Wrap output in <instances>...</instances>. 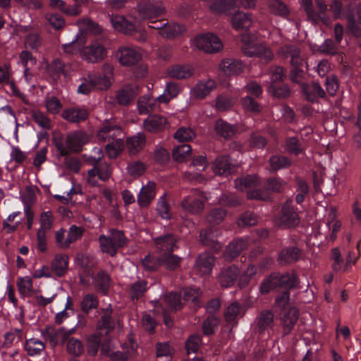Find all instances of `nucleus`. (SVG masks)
<instances>
[{"mask_svg":"<svg viewBox=\"0 0 361 361\" xmlns=\"http://www.w3.org/2000/svg\"><path fill=\"white\" fill-rule=\"evenodd\" d=\"M87 142V134L80 130L69 133L66 137L59 135L53 138L54 146L61 157L68 156L71 152H80Z\"/></svg>","mask_w":361,"mask_h":361,"instance_id":"f257e3e1","label":"nucleus"},{"mask_svg":"<svg viewBox=\"0 0 361 361\" xmlns=\"http://www.w3.org/2000/svg\"><path fill=\"white\" fill-rule=\"evenodd\" d=\"M298 278L294 272H285L282 274L274 272L262 282L259 288L262 294H267L278 288H284L288 290L293 289L298 286Z\"/></svg>","mask_w":361,"mask_h":361,"instance_id":"f03ea898","label":"nucleus"},{"mask_svg":"<svg viewBox=\"0 0 361 361\" xmlns=\"http://www.w3.org/2000/svg\"><path fill=\"white\" fill-rule=\"evenodd\" d=\"M99 241L102 251L111 257H114L118 250L125 247L128 243L124 232L116 229L111 230L109 236L99 235Z\"/></svg>","mask_w":361,"mask_h":361,"instance_id":"7ed1b4c3","label":"nucleus"},{"mask_svg":"<svg viewBox=\"0 0 361 361\" xmlns=\"http://www.w3.org/2000/svg\"><path fill=\"white\" fill-rule=\"evenodd\" d=\"M315 3L319 9L318 11L314 9L312 0H302V5L308 19L314 24L322 22L325 25H329L330 18L325 14L327 10V5L324 0H315Z\"/></svg>","mask_w":361,"mask_h":361,"instance_id":"20e7f679","label":"nucleus"},{"mask_svg":"<svg viewBox=\"0 0 361 361\" xmlns=\"http://www.w3.org/2000/svg\"><path fill=\"white\" fill-rule=\"evenodd\" d=\"M95 150L97 152V156H91L85 159L89 164L93 166V168L88 171L89 178L98 176L101 180H107L111 173V167L108 164L101 162L104 157L102 149L95 148Z\"/></svg>","mask_w":361,"mask_h":361,"instance_id":"39448f33","label":"nucleus"},{"mask_svg":"<svg viewBox=\"0 0 361 361\" xmlns=\"http://www.w3.org/2000/svg\"><path fill=\"white\" fill-rule=\"evenodd\" d=\"M242 42L243 44L241 47V51L244 55L248 57L257 56L265 63H268L273 59L274 54L267 46L262 44L245 42L244 38Z\"/></svg>","mask_w":361,"mask_h":361,"instance_id":"423d86ee","label":"nucleus"},{"mask_svg":"<svg viewBox=\"0 0 361 361\" xmlns=\"http://www.w3.org/2000/svg\"><path fill=\"white\" fill-rule=\"evenodd\" d=\"M204 192L197 189H192L191 195L185 197L180 203L182 208L192 214H200L204 209Z\"/></svg>","mask_w":361,"mask_h":361,"instance_id":"0eeeda50","label":"nucleus"},{"mask_svg":"<svg viewBox=\"0 0 361 361\" xmlns=\"http://www.w3.org/2000/svg\"><path fill=\"white\" fill-rule=\"evenodd\" d=\"M196 47L206 53L213 54L223 48L220 39L212 33H206L195 39Z\"/></svg>","mask_w":361,"mask_h":361,"instance_id":"6e6552de","label":"nucleus"},{"mask_svg":"<svg viewBox=\"0 0 361 361\" xmlns=\"http://www.w3.org/2000/svg\"><path fill=\"white\" fill-rule=\"evenodd\" d=\"M300 223L299 215L294 209L292 201H286L281 207L279 224L284 228H293Z\"/></svg>","mask_w":361,"mask_h":361,"instance_id":"1a4fd4ad","label":"nucleus"},{"mask_svg":"<svg viewBox=\"0 0 361 361\" xmlns=\"http://www.w3.org/2000/svg\"><path fill=\"white\" fill-rule=\"evenodd\" d=\"M303 251L294 243L293 245L283 247L278 256V262L281 266L295 264L302 259Z\"/></svg>","mask_w":361,"mask_h":361,"instance_id":"9d476101","label":"nucleus"},{"mask_svg":"<svg viewBox=\"0 0 361 361\" xmlns=\"http://www.w3.org/2000/svg\"><path fill=\"white\" fill-rule=\"evenodd\" d=\"M116 58L122 66H132L142 59L141 54L135 48L121 47L116 52Z\"/></svg>","mask_w":361,"mask_h":361,"instance_id":"9b49d317","label":"nucleus"},{"mask_svg":"<svg viewBox=\"0 0 361 361\" xmlns=\"http://www.w3.org/2000/svg\"><path fill=\"white\" fill-rule=\"evenodd\" d=\"M299 314V310L295 307H290L287 310L281 311L280 321L283 329V336L291 333L298 320Z\"/></svg>","mask_w":361,"mask_h":361,"instance_id":"f8f14e48","label":"nucleus"},{"mask_svg":"<svg viewBox=\"0 0 361 361\" xmlns=\"http://www.w3.org/2000/svg\"><path fill=\"white\" fill-rule=\"evenodd\" d=\"M240 274V271L235 265L224 267L218 275V282L223 288L231 287L234 285Z\"/></svg>","mask_w":361,"mask_h":361,"instance_id":"ddd939ff","label":"nucleus"},{"mask_svg":"<svg viewBox=\"0 0 361 361\" xmlns=\"http://www.w3.org/2000/svg\"><path fill=\"white\" fill-rule=\"evenodd\" d=\"M121 134V128L119 126L107 123L104 124V126L97 132V137L104 142L110 143L111 141L118 142L121 140L118 138Z\"/></svg>","mask_w":361,"mask_h":361,"instance_id":"4468645a","label":"nucleus"},{"mask_svg":"<svg viewBox=\"0 0 361 361\" xmlns=\"http://www.w3.org/2000/svg\"><path fill=\"white\" fill-rule=\"evenodd\" d=\"M219 231L217 228L209 227L200 231V238L201 243L207 247H209L215 252L221 250L223 245L218 240Z\"/></svg>","mask_w":361,"mask_h":361,"instance_id":"2eb2a0df","label":"nucleus"},{"mask_svg":"<svg viewBox=\"0 0 361 361\" xmlns=\"http://www.w3.org/2000/svg\"><path fill=\"white\" fill-rule=\"evenodd\" d=\"M140 16L143 18L151 19L159 16L164 12V8L159 2L143 1L137 6Z\"/></svg>","mask_w":361,"mask_h":361,"instance_id":"dca6fc26","label":"nucleus"},{"mask_svg":"<svg viewBox=\"0 0 361 361\" xmlns=\"http://www.w3.org/2000/svg\"><path fill=\"white\" fill-rule=\"evenodd\" d=\"M214 262L215 257L212 254L203 252L197 257L195 268L201 275H209L211 274Z\"/></svg>","mask_w":361,"mask_h":361,"instance_id":"f3484780","label":"nucleus"},{"mask_svg":"<svg viewBox=\"0 0 361 361\" xmlns=\"http://www.w3.org/2000/svg\"><path fill=\"white\" fill-rule=\"evenodd\" d=\"M178 238L174 235L169 233L164 236H160L154 240L157 250L160 255L170 254L173 249L177 247L176 243Z\"/></svg>","mask_w":361,"mask_h":361,"instance_id":"a211bd4d","label":"nucleus"},{"mask_svg":"<svg viewBox=\"0 0 361 361\" xmlns=\"http://www.w3.org/2000/svg\"><path fill=\"white\" fill-rule=\"evenodd\" d=\"M302 92L306 99L310 102H317L318 98H325L326 92L321 85L316 82L302 85Z\"/></svg>","mask_w":361,"mask_h":361,"instance_id":"6ab92c4d","label":"nucleus"},{"mask_svg":"<svg viewBox=\"0 0 361 361\" xmlns=\"http://www.w3.org/2000/svg\"><path fill=\"white\" fill-rule=\"evenodd\" d=\"M234 165L226 155L217 157L213 163V171L216 175L228 176L234 171Z\"/></svg>","mask_w":361,"mask_h":361,"instance_id":"aec40b11","label":"nucleus"},{"mask_svg":"<svg viewBox=\"0 0 361 361\" xmlns=\"http://www.w3.org/2000/svg\"><path fill=\"white\" fill-rule=\"evenodd\" d=\"M279 54L285 59L290 58L291 66H298L304 63L300 49L295 45L288 44L281 47L279 50Z\"/></svg>","mask_w":361,"mask_h":361,"instance_id":"412c9836","label":"nucleus"},{"mask_svg":"<svg viewBox=\"0 0 361 361\" xmlns=\"http://www.w3.org/2000/svg\"><path fill=\"white\" fill-rule=\"evenodd\" d=\"M168 125L166 118L157 114L149 116L143 123L145 129L150 133L162 131L167 128Z\"/></svg>","mask_w":361,"mask_h":361,"instance_id":"4be33fe9","label":"nucleus"},{"mask_svg":"<svg viewBox=\"0 0 361 361\" xmlns=\"http://www.w3.org/2000/svg\"><path fill=\"white\" fill-rule=\"evenodd\" d=\"M139 93L137 86L126 85L117 91L116 99L120 105H129Z\"/></svg>","mask_w":361,"mask_h":361,"instance_id":"5701e85b","label":"nucleus"},{"mask_svg":"<svg viewBox=\"0 0 361 361\" xmlns=\"http://www.w3.org/2000/svg\"><path fill=\"white\" fill-rule=\"evenodd\" d=\"M166 73L172 78L184 80L194 74V68L188 64H175L169 66Z\"/></svg>","mask_w":361,"mask_h":361,"instance_id":"b1692460","label":"nucleus"},{"mask_svg":"<svg viewBox=\"0 0 361 361\" xmlns=\"http://www.w3.org/2000/svg\"><path fill=\"white\" fill-rule=\"evenodd\" d=\"M114 29L127 35H132L136 32L135 24L127 20L123 16H115L111 18Z\"/></svg>","mask_w":361,"mask_h":361,"instance_id":"393cba45","label":"nucleus"},{"mask_svg":"<svg viewBox=\"0 0 361 361\" xmlns=\"http://www.w3.org/2000/svg\"><path fill=\"white\" fill-rule=\"evenodd\" d=\"M248 243L243 239H237L233 240L226 247V251L224 253V257L227 261H232L238 257L241 252L247 248Z\"/></svg>","mask_w":361,"mask_h":361,"instance_id":"a878e982","label":"nucleus"},{"mask_svg":"<svg viewBox=\"0 0 361 361\" xmlns=\"http://www.w3.org/2000/svg\"><path fill=\"white\" fill-rule=\"evenodd\" d=\"M106 54L104 47L96 42L87 47L85 56L89 62L97 63L104 59Z\"/></svg>","mask_w":361,"mask_h":361,"instance_id":"bb28decb","label":"nucleus"},{"mask_svg":"<svg viewBox=\"0 0 361 361\" xmlns=\"http://www.w3.org/2000/svg\"><path fill=\"white\" fill-rule=\"evenodd\" d=\"M232 27L236 30H247L252 24L250 13L238 11L231 18Z\"/></svg>","mask_w":361,"mask_h":361,"instance_id":"cd10ccee","label":"nucleus"},{"mask_svg":"<svg viewBox=\"0 0 361 361\" xmlns=\"http://www.w3.org/2000/svg\"><path fill=\"white\" fill-rule=\"evenodd\" d=\"M274 323V313L269 310H262L255 320L256 328L259 332H263L269 328H272Z\"/></svg>","mask_w":361,"mask_h":361,"instance_id":"c85d7f7f","label":"nucleus"},{"mask_svg":"<svg viewBox=\"0 0 361 361\" xmlns=\"http://www.w3.org/2000/svg\"><path fill=\"white\" fill-rule=\"evenodd\" d=\"M155 183L149 182L145 186H143L137 197V202L142 207H147L155 197Z\"/></svg>","mask_w":361,"mask_h":361,"instance_id":"c756f323","label":"nucleus"},{"mask_svg":"<svg viewBox=\"0 0 361 361\" xmlns=\"http://www.w3.org/2000/svg\"><path fill=\"white\" fill-rule=\"evenodd\" d=\"M89 113L85 109L69 108L63 110L62 117L71 123H80L87 119Z\"/></svg>","mask_w":361,"mask_h":361,"instance_id":"7c9ffc66","label":"nucleus"},{"mask_svg":"<svg viewBox=\"0 0 361 361\" xmlns=\"http://www.w3.org/2000/svg\"><path fill=\"white\" fill-rule=\"evenodd\" d=\"M235 0H212L209 9L216 15L227 14L228 12L235 8Z\"/></svg>","mask_w":361,"mask_h":361,"instance_id":"2f4dec72","label":"nucleus"},{"mask_svg":"<svg viewBox=\"0 0 361 361\" xmlns=\"http://www.w3.org/2000/svg\"><path fill=\"white\" fill-rule=\"evenodd\" d=\"M221 70L228 76L236 75L242 73V63L233 59H225L220 64Z\"/></svg>","mask_w":361,"mask_h":361,"instance_id":"473e14b6","label":"nucleus"},{"mask_svg":"<svg viewBox=\"0 0 361 361\" xmlns=\"http://www.w3.org/2000/svg\"><path fill=\"white\" fill-rule=\"evenodd\" d=\"M214 130L218 135L226 140H230L236 133L237 128L235 126L231 125L219 118L216 121Z\"/></svg>","mask_w":361,"mask_h":361,"instance_id":"72a5a7b5","label":"nucleus"},{"mask_svg":"<svg viewBox=\"0 0 361 361\" xmlns=\"http://www.w3.org/2000/svg\"><path fill=\"white\" fill-rule=\"evenodd\" d=\"M246 312L244 305L237 301L231 302L224 312V318L227 322H233L238 316L243 317Z\"/></svg>","mask_w":361,"mask_h":361,"instance_id":"f704fd0d","label":"nucleus"},{"mask_svg":"<svg viewBox=\"0 0 361 361\" xmlns=\"http://www.w3.org/2000/svg\"><path fill=\"white\" fill-rule=\"evenodd\" d=\"M146 137L144 133H139L136 135L128 137L126 142V147L129 154H137L145 146Z\"/></svg>","mask_w":361,"mask_h":361,"instance_id":"c9c22d12","label":"nucleus"},{"mask_svg":"<svg viewBox=\"0 0 361 361\" xmlns=\"http://www.w3.org/2000/svg\"><path fill=\"white\" fill-rule=\"evenodd\" d=\"M68 257L66 255H56L51 264V271L59 277H61L67 271Z\"/></svg>","mask_w":361,"mask_h":361,"instance_id":"e433bc0d","label":"nucleus"},{"mask_svg":"<svg viewBox=\"0 0 361 361\" xmlns=\"http://www.w3.org/2000/svg\"><path fill=\"white\" fill-rule=\"evenodd\" d=\"M216 87V82L213 80L206 82H200L192 89V94L198 99H204Z\"/></svg>","mask_w":361,"mask_h":361,"instance_id":"4c0bfd02","label":"nucleus"},{"mask_svg":"<svg viewBox=\"0 0 361 361\" xmlns=\"http://www.w3.org/2000/svg\"><path fill=\"white\" fill-rule=\"evenodd\" d=\"M63 331V327L56 329L53 326H47L42 331V335L44 338H47L49 339L50 345L54 348L58 345L59 338H61V342L62 343Z\"/></svg>","mask_w":361,"mask_h":361,"instance_id":"58836bf2","label":"nucleus"},{"mask_svg":"<svg viewBox=\"0 0 361 361\" xmlns=\"http://www.w3.org/2000/svg\"><path fill=\"white\" fill-rule=\"evenodd\" d=\"M24 348L28 355L35 356L44 350L45 344L38 338H32L26 340Z\"/></svg>","mask_w":361,"mask_h":361,"instance_id":"ea45409f","label":"nucleus"},{"mask_svg":"<svg viewBox=\"0 0 361 361\" xmlns=\"http://www.w3.org/2000/svg\"><path fill=\"white\" fill-rule=\"evenodd\" d=\"M286 185L287 183L281 178L278 177H271L266 180L264 188L267 190L269 194L271 195V192H283Z\"/></svg>","mask_w":361,"mask_h":361,"instance_id":"a19ab883","label":"nucleus"},{"mask_svg":"<svg viewBox=\"0 0 361 361\" xmlns=\"http://www.w3.org/2000/svg\"><path fill=\"white\" fill-rule=\"evenodd\" d=\"M50 6L54 8L61 10L68 16H78L82 12L80 9L79 5L66 6V3L63 0H50Z\"/></svg>","mask_w":361,"mask_h":361,"instance_id":"79ce46f5","label":"nucleus"},{"mask_svg":"<svg viewBox=\"0 0 361 361\" xmlns=\"http://www.w3.org/2000/svg\"><path fill=\"white\" fill-rule=\"evenodd\" d=\"M269 92L274 97L278 99H286L291 93V91L286 84H274L268 87Z\"/></svg>","mask_w":361,"mask_h":361,"instance_id":"37998d69","label":"nucleus"},{"mask_svg":"<svg viewBox=\"0 0 361 361\" xmlns=\"http://www.w3.org/2000/svg\"><path fill=\"white\" fill-rule=\"evenodd\" d=\"M226 215V211L222 208H214L208 212L206 221L211 227L221 224Z\"/></svg>","mask_w":361,"mask_h":361,"instance_id":"c03bdc74","label":"nucleus"},{"mask_svg":"<svg viewBox=\"0 0 361 361\" xmlns=\"http://www.w3.org/2000/svg\"><path fill=\"white\" fill-rule=\"evenodd\" d=\"M286 69L280 66H272L269 68L270 84L283 82L286 78Z\"/></svg>","mask_w":361,"mask_h":361,"instance_id":"a18cd8bd","label":"nucleus"},{"mask_svg":"<svg viewBox=\"0 0 361 361\" xmlns=\"http://www.w3.org/2000/svg\"><path fill=\"white\" fill-rule=\"evenodd\" d=\"M184 30L185 28L182 25L166 23L164 29L161 30V36L166 39H172L180 35Z\"/></svg>","mask_w":361,"mask_h":361,"instance_id":"49530a36","label":"nucleus"},{"mask_svg":"<svg viewBox=\"0 0 361 361\" xmlns=\"http://www.w3.org/2000/svg\"><path fill=\"white\" fill-rule=\"evenodd\" d=\"M95 284L98 290L106 294L110 286V276L105 271H99L95 277Z\"/></svg>","mask_w":361,"mask_h":361,"instance_id":"de8ad7c7","label":"nucleus"},{"mask_svg":"<svg viewBox=\"0 0 361 361\" xmlns=\"http://www.w3.org/2000/svg\"><path fill=\"white\" fill-rule=\"evenodd\" d=\"M258 177L255 175H247L235 180V187L236 189L243 191L248 188L254 187L257 185Z\"/></svg>","mask_w":361,"mask_h":361,"instance_id":"09e8293b","label":"nucleus"},{"mask_svg":"<svg viewBox=\"0 0 361 361\" xmlns=\"http://www.w3.org/2000/svg\"><path fill=\"white\" fill-rule=\"evenodd\" d=\"M65 64L59 59L53 60L50 63L47 65V71L49 74L54 79H57L61 74L65 73Z\"/></svg>","mask_w":361,"mask_h":361,"instance_id":"8fccbe9b","label":"nucleus"},{"mask_svg":"<svg viewBox=\"0 0 361 361\" xmlns=\"http://www.w3.org/2000/svg\"><path fill=\"white\" fill-rule=\"evenodd\" d=\"M161 265L169 270H175L180 266L181 258L171 253L161 255Z\"/></svg>","mask_w":361,"mask_h":361,"instance_id":"3c124183","label":"nucleus"},{"mask_svg":"<svg viewBox=\"0 0 361 361\" xmlns=\"http://www.w3.org/2000/svg\"><path fill=\"white\" fill-rule=\"evenodd\" d=\"M66 350L68 353L74 357L80 355L83 351L84 348L82 343L79 339L71 338L67 340Z\"/></svg>","mask_w":361,"mask_h":361,"instance_id":"603ef678","label":"nucleus"},{"mask_svg":"<svg viewBox=\"0 0 361 361\" xmlns=\"http://www.w3.org/2000/svg\"><path fill=\"white\" fill-rule=\"evenodd\" d=\"M154 100L149 96L140 97L137 101V109L140 114H147L153 111Z\"/></svg>","mask_w":361,"mask_h":361,"instance_id":"864d4df0","label":"nucleus"},{"mask_svg":"<svg viewBox=\"0 0 361 361\" xmlns=\"http://www.w3.org/2000/svg\"><path fill=\"white\" fill-rule=\"evenodd\" d=\"M201 295L202 291L199 288H185L183 290V299L186 301H190L196 307L200 306L199 298Z\"/></svg>","mask_w":361,"mask_h":361,"instance_id":"5fc2aeb1","label":"nucleus"},{"mask_svg":"<svg viewBox=\"0 0 361 361\" xmlns=\"http://www.w3.org/2000/svg\"><path fill=\"white\" fill-rule=\"evenodd\" d=\"M202 338L200 335L194 334L191 335L185 341V349L187 353H196L202 345Z\"/></svg>","mask_w":361,"mask_h":361,"instance_id":"6e6d98bb","label":"nucleus"},{"mask_svg":"<svg viewBox=\"0 0 361 361\" xmlns=\"http://www.w3.org/2000/svg\"><path fill=\"white\" fill-rule=\"evenodd\" d=\"M271 169L276 171L282 168L288 167L291 164L290 160L284 156H273L269 159Z\"/></svg>","mask_w":361,"mask_h":361,"instance_id":"4d7b16f0","label":"nucleus"},{"mask_svg":"<svg viewBox=\"0 0 361 361\" xmlns=\"http://www.w3.org/2000/svg\"><path fill=\"white\" fill-rule=\"evenodd\" d=\"M191 150L190 145L188 144L179 145L173 149L172 152L173 158L177 161L183 162Z\"/></svg>","mask_w":361,"mask_h":361,"instance_id":"13d9d810","label":"nucleus"},{"mask_svg":"<svg viewBox=\"0 0 361 361\" xmlns=\"http://www.w3.org/2000/svg\"><path fill=\"white\" fill-rule=\"evenodd\" d=\"M219 325V319L214 315L208 317L202 323V331L204 335L210 336L214 334Z\"/></svg>","mask_w":361,"mask_h":361,"instance_id":"bf43d9fd","label":"nucleus"},{"mask_svg":"<svg viewBox=\"0 0 361 361\" xmlns=\"http://www.w3.org/2000/svg\"><path fill=\"white\" fill-rule=\"evenodd\" d=\"M195 137V133L190 128L181 127L174 134V138L180 142H188Z\"/></svg>","mask_w":361,"mask_h":361,"instance_id":"052dcab7","label":"nucleus"},{"mask_svg":"<svg viewBox=\"0 0 361 361\" xmlns=\"http://www.w3.org/2000/svg\"><path fill=\"white\" fill-rule=\"evenodd\" d=\"M84 229L82 227H78L75 225L71 226L69 231L65 238V243L63 245L70 246V245L78 239H80L83 233Z\"/></svg>","mask_w":361,"mask_h":361,"instance_id":"680f3d73","label":"nucleus"},{"mask_svg":"<svg viewBox=\"0 0 361 361\" xmlns=\"http://www.w3.org/2000/svg\"><path fill=\"white\" fill-rule=\"evenodd\" d=\"M101 343V338L97 334L90 335L87 340V352L90 355L95 356L97 354Z\"/></svg>","mask_w":361,"mask_h":361,"instance_id":"e2e57ef3","label":"nucleus"},{"mask_svg":"<svg viewBox=\"0 0 361 361\" xmlns=\"http://www.w3.org/2000/svg\"><path fill=\"white\" fill-rule=\"evenodd\" d=\"M238 225L240 227L252 226L257 224V216L251 212L243 213L238 219Z\"/></svg>","mask_w":361,"mask_h":361,"instance_id":"0e129e2a","label":"nucleus"},{"mask_svg":"<svg viewBox=\"0 0 361 361\" xmlns=\"http://www.w3.org/2000/svg\"><path fill=\"white\" fill-rule=\"evenodd\" d=\"M147 290V282L145 280L139 281L131 285L129 294L132 299H138Z\"/></svg>","mask_w":361,"mask_h":361,"instance_id":"69168bd1","label":"nucleus"},{"mask_svg":"<svg viewBox=\"0 0 361 361\" xmlns=\"http://www.w3.org/2000/svg\"><path fill=\"white\" fill-rule=\"evenodd\" d=\"M31 116L39 126L45 129L51 128V121L44 113L39 111H33Z\"/></svg>","mask_w":361,"mask_h":361,"instance_id":"338daca9","label":"nucleus"},{"mask_svg":"<svg viewBox=\"0 0 361 361\" xmlns=\"http://www.w3.org/2000/svg\"><path fill=\"white\" fill-rule=\"evenodd\" d=\"M97 305V298L94 294L86 295L81 302L82 310L86 313H87L90 310L96 308Z\"/></svg>","mask_w":361,"mask_h":361,"instance_id":"774afa93","label":"nucleus"}]
</instances>
